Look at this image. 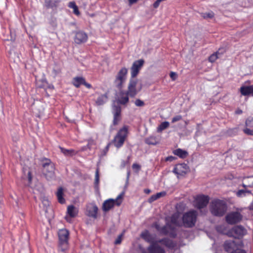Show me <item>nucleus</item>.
Here are the masks:
<instances>
[{
	"instance_id": "nucleus-1",
	"label": "nucleus",
	"mask_w": 253,
	"mask_h": 253,
	"mask_svg": "<svg viewBox=\"0 0 253 253\" xmlns=\"http://www.w3.org/2000/svg\"><path fill=\"white\" fill-rule=\"evenodd\" d=\"M198 213L194 210H190L185 212L182 217V220L178 212L174 213L171 217L172 224L176 226H183L185 227L191 228L193 227L197 221Z\"/></svg>"
},
{
	"instance_id": "nucleus-2",
	"label": "nucleus",
	"mask_w": 253,
	"mask_h": 253,
	"mask_svg": "<svg viewBox=\"0 0 253 253\" xmlns=\"http://www.w3.org/2000/svg\"><path fill=\"white\" fill-rule=\"evenodd\" d=\"M210 210L214 215L222 216L227 210V206L223 201L214 200L211 203Z\"/></svg>"
},
{
	"instance_id": "nucleus-3",
	"label": "nucleus",
	"mask_w": 253,
	"mask_h": 253,
	"mask_svg": "<svg viewBox=\"0 0 253 253\" xmlns=\"http://www.w3.org/2000/svg\"><path fill=\"white\" fill-rule=\"evenodd\" d=\"M127 134L128 127L127 126H124L122 128L119 129L114 137L113 140V143L114 146L117 148L121 147L126 139Z\"/></svg>"
},
{
	"instance_id": "nucleus-4",
	"label": "nucleus",
	"mask_w": 253,
	"mask_h": 253,
	"mask_svg": "<svg viewBox=\"0 0 253 253\" xmlns=\"http://www.w3.org/2000/svg\"><path fill=\"white\" fill-rule=\"evenodd\" d=\"M58 235L59 241V250L62 252H65L68 248L69 233L67 229H62L59 230Z\"/></svg>"
},
{
	"instance_id": "nucleus-5",
	"label": "nucleus",
	"mask_w": 253,
	"mask_h": 253,
	"mask_svg": "<svg viewBox=\"0 0 253 253\" xmlns=\"http://www.w3.org/2000/svg\"><path fill=\"white\" fill-rule=\"evenodd\" d=\"M124 194V192H122L117 196L116 199H109L106 200L103 204V210L107 211L111 210L114 205L120 206L123 202Z\"/></svg>"
},
{
	"instance_id": "nucleus-6",
	"label": "nucleus",
	"mask_w": 253,
	"mask_h": 253,
	"mask_svg": "<svg viewBox=\"0 0 253 253\" xmlns=\"http://www.w3.org/2000/svg\"><path fill=\"white\" fill-rule=\"evenodd\" d=\"M142 89V84L136 79L130 80L127 87L129 96L134 97Z\"/></svg>"
},
{
	"instance_id": "nucleus-7",
	"label": "nucleus",
	"mask_w": 253,
	"mask_h": 253,
	"mask_svg": "<svg viewBox=\"0 0 253 253\" xmlns=\"http://www.w3.org/2000/svg\"><path fill=\"white\" fill-rule=\"evenodd\" d=\"M127 72V69L123 67L118 72L114 81V84L118 88H121L122 87L126 80Z\"/></svg>"
},
{
	"instance_id": "nucleus-8",
	"label": "nucleus",
	"mask_w": 253,
	"mask_h": 253,
	"mask_svg": "<svg viewBox=\"0 0 253 253\" xmlns=\"http://www.w3.org/2000/svg\"><path fill=\"white\" fill-rule=\"evenodd\" d=\"M243 216L239 211H231L227 214L225 220L229 224H235L241 222Z\"/></svg>"
},
{
	"instance_id": "nucleus-9",
	"label": "nucleus",
	"mask_w": 253,
	"mask_h": 253,
	"mask_svg": "<svg viewBox=\"0 0 253 253\" xmlns=\"http://www.w3.org/2000/svg\"><path fill=\"white\" fill-rule=\"evenodd\" d=\"M43 164L42 171L46 178L49 180L54 178V167L52 163L49 161Z\"/></svg>"
},
{
	"instance_id": "nucleus-10",
	"label": "nucleus",
	"mask_w": 253,
	"mask_h": 253,
	"mask_svg": "<svg viewBox=\"0 0 253 253\" xmlns=\"http://www.w3.org/2000/svg\"><path fill=\"white\" fill-rule=\"evenodd\" d=\"M189 170L188 166L184 164H178L176 165L173 169V172L177 176V178L185 175Z\"/></svg>"
},
{
	"instance_id": "nucleus-11",
	"label": "nucleus",
	"mask_w": 253,
	"mask_h": 253,
	"mask_svg": "<svg viewBox=\"0 0 253 253\" xmlns=\"http://www.w3.org/2000/svg\"><path fill=\"white\" fill-rule=\"evenodd\" d=\"M209 201L208 196L205 195H198L194 200V206L198 209L203 208L206 207Z\"/></svg>"
},
{
	"instance_id": "nucleus-12",
	"label": "nucleus",
	"mask_w": 253,
	"mask_h": 253,
	"mask_svg": "<svg viewBox=\"0 0 253 253\" xmlns=\"http://www.w3.org/2000/svg\"><path fill=\"white\" fill-rule=\"evenodd\" d=\"M231 231L233 235H231L230 237L234 238H239L247 234L246 229L241 225L234 226L231 229Z\"/></svg>"
},
{
	"instance_id": "nucleus-13",
	"label": "nucleus",
	"mask_w": 253,
	"mask_h": 253,
	"mask_svg": "<svg viewBox=\"0 0 253 253\" xmlns=\"http://www.w3.org/2000/svg\"><path fill=\"white\" fill-rule=\"evenodd\" d=\"M143 64L144 60L142 59H140L133 62L130 69L132 78H134L137 75Z\"/></svg>"
},
{
	"instance_id": "nucleus-14",
	"label": "nucleus",
	"mask_w": 253,
	"mask_h": 253,
	"mask_svg": "<svg viewBox=\"0 0 253 253\" xmlns=\"http://www.w3.org/2000/svg\"><path fill=\"white\" fill-rule=\"evenodd\" d=\"M98 211V208L96 205L93 203H89L87 205L85 214L88 216L96 218Z\"/></svg>"
},
{
	"instance_id": "nucleus-15",
	"label": "nucleus",
	"mask_w": 253,
	"mask_h": 253,
	"mask_svg": "<svg viewBox=\"0 0 253 253\" xmlns=\"http://www.w3.org/2000/svg\"><path fill=\"white\" fill-rule=\"evenodd\" d=\"M113 114L114 115L113 124L116 125H117L120 120V114L121 112V107L119 105H113Z\"/></svg>"
},
{
	"instance_id": "nucleus-16",
	"label": "nucleus",
	"mask_w": 253,
	"mask_h": 253,
	"mask_svg": "<svg viewBox=\"0 0 253 253\" xmlns=\"http://www.w3.org/2000/svg\"><path fill=\"white\" fill-rule=\"evenodd\" d=\"M129 94L128 93V92H123L121 91L119 93L117 98V101L118 103L125 105L126 104L129 100L128 98Z\"/></svg>"
},
{
	"instance_id": "nucleus-17",
	"label": "nucleus",
	"mask_w": 253,
	"mask_h": 253,
	"mask_svg": "<svg viewBox=\"0 0 253 253\" xmlns=\"http://www.w3.org/2000/svg\"><path fill=\"white\" fill-rule=\"evenodd\" d=\"M216 229L218 232L226 235L230 237V236L233 235L231 229H229L228 226L226 224H222L217 226Z\"/></svg>"
},
{
	"instance_id": "nucleus-18",
	"label": "nucleus",
	"mask_w": 253,
	"mask_h": 253,
	"mask_svg": "<svg viewBox=\"0 0 253 253\" xmlns=\"http://www.w3.org/2000/svg\"><path fill=\"white\" fill-rule=\"evenodd\" d=\"M240 92L244 96H253V84L252 85H243L240 87Z\"/></svg>"
},
{
	"instance_id": "nucleus-19",
	"label": "nucleus",
	"mask_w": 253,
	"mask_h": 253,
	"mask_svg": "<svg viewBox=\"0 0 253 253\" xmlns=\"http://www.w3.org/2000/svg\"><path fill=\"white\" fill-rule=\"evenodd\" d=\"M87 36L85 33L83 32H78L75 37V42L77 43H81L86 41Z\"/></svg>"
},
{
	"instance_id": "nucleus-20",
	"label": "nucleus",
	"mask_w": 253,
	"mask_h": 253,
	"mask_svg": "<svg viewBox=\"0 0 253 253\" xmlns=\"http://www.w3.org/2000/svg\"><path fill=\"white\" fill-rule=\"evenodd\" d=\"M148 251L149 253H165L164 250L158 246L157 241L155 244H151L148 248Z\"/></svg>"
},
{
	"instance_id": "nucleus-21",
	"label": "nucleus",
	"mask_w": 253,
	"mask_h": 253,
	"mask_svg": "<svg viewBox=\"0 0 253 253\" xmlns=\"http://www.w3.org/2000/svg\"><path fill=\"white\" fill-rule=\"evenodd\" d=\"M237 248V245L233 241H228L224 244V249L227 252H231L232 250L234 251Z\"/></svg>"
},
{
	"instance_id": "nucleus-22",
	"label": "nucleus",
	"mask_w": 253,
	"mask_h": 253,
	"mask_svg": "<svg viewBox=\"0 0 253 253\" xmlns=\"http://www.w3.org/2000/svg\"><path fill=\"white\" fill-rule=\"evenodd\" d=\"M141 236L144 240L147 241L148 242L151 243L152 244H155V240L154 238L151 235L149 234L147 231H145L144 232H142Z\"/></svg>"
},
{
	"instance_id": "nucleus-23",
	"label": "nucleus",
	"mask_w": 253,
	"mask_h": 253,
	"mask_svg": "<svg viewBox=\"0 0 253 253\" xmlns=\"http://www.w3.org/2000/svg\"><path fill=\"white\" fill-rule=\"evenodd\" d=\"M145 142L148 145H155L159 143V140L156 136L151 135L146 138Z\"/></svg>"
},
{
	"instance_id": "nucleus-24",
	"label": "nucleus",
	"mask_w": 253,
	"mask_h": 253,
	"mask_svg": "<svg viewBox=\"0 0 253 253\" xmlns=\"http://www.w3.org/2000/svg\"><path fill=\"white\" fill-rule=\"evenodd\" d=\"M173 153L181 159H184L188 156V152L180 148L174 150Z\"/></svg>"
},
{
	"instance_id": "nucleus-25",
	"label": "nucleus",
	"mask_w": 253,
	"mask_h": 253,
	"mask_svg": "<svg viewBox=\"0 0 253 253\" xmlns=\"http://www.w3.org/2000/svg\"><path fill=\"white\" fill-rule=\"evenodd\" d=\"M67 213L70 217H75L78 213V209L74 206H69L67 208Z\"/></svg>"
},
{
	"instance_id": "nucleus-26",
	"label": "nucleus",
	"mask_w": 253,
	"mask_h": 253,
	"mask_svg": "<svg viewBox=\"0 0 253 253\" xmlns=\"http://www.w3.org/2000/svg\"><path fill=\"white\" fill-rule=\"evenodd\" d=\"M107 99L108 97L106 94H101L96 100L95 103L98 106L102 105L106 102Z\"/></svg>"
},
{
	"instance_id": "nucleus-27",
	"label": "nucleus",
	"mask_w": 253,
	"mask_h": 253,
	"mask_svg": "<svg viewBox=\"0 0 253 253\" xmlns=\"http://www.w3.org/2000/svg\"><path fill=\"white\" fill-rule=\"evenodd\" d=\"M84 83V79L83 77H75L73 81V84L77 87H79L81 84Z\"/></svg>"
},
{
	"instance_id": "nucleus-28",
	"label": "nucleus",
	"mask_w": 253,
	"mask_h": 253,
	"mask_svg": "<svg viewBox=\"0 0 253 253\" xmlns=\"http://www.w3.org/2000/svg\"><path fill=\"white\" fill-rule=\"evenodd\" d=\"M61 152L66 156H72L76 154V152L73 149H66L59 147Z\"/></svg>"
},
{
	"instance_id": "nucleus-29",
	"label": "nucleus",
	"mask_w": 253,
	"mask_h": 253,
	"mask_svg": "<svg viewBox=\"0 0 253 253\" xmlns=\"http://www.w3.org/2000/svg\"><path fill=\"white\" fill-rule=\"evenodd\" d=\"M56 195L58 198V202L61 204H64L65 202L64 198H63V189L60 187L58 189L56 193Z\"/></svg>"
},
{
	"instance_id": "nucleus-30",
	"label": "nucleus",
	"mask_w": 253,
	"mask_h": 253,
	"mask_svg": "<svg viewBox=\"0 0 253 253\" xmlns=\"http://www.w3.org/2000/svg\"><path fill=\"white\" fill-rule=\"evenodd\" d=\"M169 126V122L167 121L162 122L157 128V131L159 133L162 132L164 130L167 128Z\"/></svg>"
},
{
	"instance_id": "nucleus-31",
	"label": "nucleus",
	"mask_w": 253,
	"mask_h": 253,
	"mask_svg": "<svg viewBox=\"0 0 253 253\" xmlns=\"http://www.w3.org/2000/svg\"><path fill=\"white\" fill-rule=\"evenodd\" d=\"M251 192L249 190H239L236 192V195L238 197H243L248 194H251Z\"/></svg>"
},
{
	"instance_id": "nucleus-32",
	"label": "nucleus",
	"mask_w": 253,
	"mask_h": 253,
	"mask_svg": "<svg viewBox=\"0 0 253 253\" xmlns=\"http://www.w3.org/2000/svg\"><path fill=\"white\" fill-rule=\"evenodd\" d=\"M68 6L70 8H72L73 9V12L76 15H78L80 14V12L78 9V6L76 5L75 2H70L69 3Z\"/></svg>"
},
{
	"instance_id": "nucleus-33",
	"label": "nucleus",
	"mask_w": 253,
	"mask_h": 253,
	"mask_svg": "<svg viewBox=\"0 0 253 253\" xmlns=\"http://www.w3.org/2000/svg\"><path fill=\"white\" fill-rule=\"evenodd\" d=\"M201 15L205 19L212 18L214 16V13L212 11L202 13Z\"/></svg>"
},
{
	"instance_id": "nucleus-34",
	"label": "nucleus",
	"mask_w": 253,
	"mask_h": 253,
	"mask_svg": "<svg viewBox=\"0 0 253 253\" xmlns=\"http://www.w3.org/2000/svg\"><path fill=\"white\" fill-rule=\"evenodd\" d=\"M99 183V169H97L95 171V181L94 185L95 187L97 188Z\"/></svg>"
},
{
	"instance_id": "nucleus-35",
	"label": "nucleus",
	"mask_w": 253,
	"mask_h": 253,
	"mask_svg": "<svg viewBox=\"0 0 253 253\" xmlns=\"http://www.w3.org/2000/svg\"><path fill=\"white\" fill-rule=\"evenodd\" d=\"M219 54V51L216 52L215 53L212 54L209 57V61L211 62H214L218 58V54Z\"/></svg>"
},
{
	"instance_id": "nucleus-36",
	"label": "nucleus",
	"mask_w": 253,
	"mask_h": 253,
	"mask_svg": "<svg viewBox=\"0 0 253 253\" xmlns=\"http://www.w3.org/2000/svg\"><path fill=\"white\" fill-rule=\"evenodd\" d=\"M171 226L169 225V224L167 223V225L164 227L162 229L161 232L165 234H167L169 233V229L171 228Z\"/></svg>"
},
{
	"instance_id": "nucleus-37",
	"label": "nucleus",
	"mask_w": 253,
	"mask_h": 253,
	"mask_svg": "<svg viewBox=\"0 0 253 253\" xmlns=\"http://www.w3.org/2000/svg\"><path fill=\"white\" fill-rule=\"evenodd\" d=\"M159 242L162 243V244H165L166 246L169 247H171L172 246V242L169 240H163L162 241H159Z\"/></svg>"
},
{
	"instance_id": "nucleus-38",
	"label": "nucleus",
	"mask_w": 253,
	"mask_h": 253,
	"mask_svg": "<svg viewBox=\"0 0 253 253\" xmlns=\"http://www.w3.org/2000/svg\"><path fill=\"white\" fill-rule=\"evenodd\" d=\"M134 104L137 107H142L144 106L145 103L143 101L139 99H137L134 101Z\"/></svg>"
},
{
	"instance_id": "nucleus-39",
	"label": "nucleus",
	"mask_w": 253,
	"mask_h": 253,
	"mask_svg": "<svg viewBox=\"0 0 253 253\" xmlns=\"http://www.w3.org/2000/svg\"><path fill=\"white\" fill-rule=\"evenodd\" d=\"M244 132L247 134L253 135V128L246 127L244 129Z\"/></svg>"
},
{
	"instance_id": "nucleus-40",
	"label": "nucleus",
	"mask_w": 253,
	"mask_h": 253,
	"mask_svg": "<svg viewBox=\"0 0 253 253\" xmlns=\"http://www.w3.org/2000/svg\"><path fill=\"white\" fill-rule=\"evenodd\" d=\"M181 119L182 116L181 115H176L172 118L171 122L174 123L181 120Z\"/></svg>"
},
{
	"instance_id": "nucleus-41",
	"label": "nucleus",
	"mask_w": 253,
	"mask_h": 253,
	"mask_svg": "<svg viewBox=\"0 0 253 253\" xmlns=\"http://www.w3.org/2000/svg\"><path fill=\"white\" fill-rule=\"evenodd\" d=\"M166 195V193L165 191L161 192L159 193H157L156 194L154 195L156 200L158 199L159 198L164 197Z\"/></svg>"
},
{
	"instance_id": "nucleus-42",
	"label": "nucleus",
	"mask_w": 253,
	"mask_h": 253,
	"mask_svg": "<svg viewBox=\"0 0 253 253\" xmlns=\"http://www.w3.org/2000/svg\"><path fill=\"white\" fill-rule=\"evenodd\" d=\"M253 120L248 119L246 122V127L253 128V125L252 124Z\"/></svg>"
},
{
	"instance_id": "nucleus-43",
	"label": "nucleus",
	"mask_w": 253,
	"mask_h": 253,
	"mask_svg": "<svg viewBox=\"0 0 253 253\" xmlns=\"http://www.w3.org/2000/svg\"><path fill=\"white\" fill-rule=\"evenodd\" d=\"M169 75L172 81H175L177 77V74L173 72H171Z\"/></svg>"
},
{
	"instance_id": "nucleus-44",
	"label": "nucleus",
	"mask_w": 253,
	"mask_h": 253,
	"mask_svg": "<svg viewBox=\"0 0 253 253\" xmlns=\"http://www.w3.org/2000/svg\"><path fill=\"white\" fill-rule=\"evenodd\" d=\"M231 253H246V252L243 250L237 248L236 250L232 252Z\"/></svg>"
},
{
	"instance_id": "nucleus-45",
	"label": "nucleus",
	"mask_w": 253,
	"mask_h": 253,
	"mask_svg": "<svg viewBox=\"0 0 253 253\" xmlns=\"http://www.w3.org/2000/svg\"><path fill=\"white\" fill-rule=\"evenodd\" d=\"M132 168L133 169H135L137 171H138L140 168V167L138 164H134L132 165Z\"/></svg>"
},
{
	"instance_id": "nucleus-46",
	"label": "nucleus",
	"mask_w": 253,
	"mask_h": 253,
	"mask_svg": "<svg viewBox=\"0 0 253 253\" xmlns=\"http://www.w3.org/2000/svg\"><path fill=\"white\" fill-rule=\"evenodd\" d=\"M156 200V198L154 195L151 196V197L149 199L148 201L149 203H152L154 201Z\"/></svg>"
},
{
	"instance_id": "nucleus-47",
	"label": "nucleus",
	"mask_w": 253,
	"mask_h": 253,
	"mask_svg": "<svg viewBox=\"0 0 253 253\" xmlns=\"http://www.w3.org/2000/svg\"><path fill=\"white\" fill-rule=\"evenodd\" d=\"M27 174H28V181H29V183H30L31 182L32 178L31 174V172L29 171H28L27 172Z\"/></svg>"
},
{
	"instance_id": "nucleus-48",
	"label": "nucleus",
	"mask_w": 253,
	"mask_h": 253,
	"mask_svg": "<svg viewBox=\"0 0 253 253\" xmlns=\"http://www.w3.org/2000/svg\"><path fill=\"white\" fill-rule=\"evenodd\" d=\"M94 144V140H88V144H87V147L89 148H90V146L92 145H93Z\"/></svg>"
},
{
	"instance_id": "nucleus-49",
	"label": "nucleus",
	"mask_w": 253,
	"mask_h": 253,
	"mask_svg": "<svg viewBox=\"0 0 253 253\" xmlns=\"http://www.w3.org/2000/svg\"><path fill=\"white\" fill-rule=\"evenodd\" d=\"M175 158L173 156H169L167 158L166 160L167 161H172L173 160H175Z\"/></svg>"
},
{
	"instance_id": "nucleus-50",
	"label": "nucleus",
	"mask_w": 253,
	"mask_h": 253,
	"mask_svg": "<svg viewBox=\"0 0 253 253\" xmlns=\"http://www.w3.org/2000/svg\"><path fill=\"white\" fill-rule=\"evenodd\" d=\"M83 84H84L88 88L91 87V85L88 83H86L85 81L84 83H83Z\"/></svg>"
},
{
	"instance_id": "nucleus-51",
	"label": "nucleus",
	"mask_w": 253,
	"mask_h": 253,
	"mask_svg": "<svg viewBox=\"0 0 253 253\" xmlns=\"http://www.w3.org/2000/svg\"><path fill=\"white\" fill-rule=\"evenodd\" d=\"M42 203H43V205L45 206H47L49 205V202H48V200H44L42 201Z\"/></svg>"
},
{
	"instance_id": "nucleus-52",
	"label": "nucleus",
	"mask_w": 253,
	"mask_h": 253,
	"mask_svg": "<svg viewBox=\"0 0 253 253\" xmlns=\"http://www.w3.org/2000/svg\"><path fill=\"white\" fill-rule=\"evenodd\" d=\"M121 237L120 236L119 238L117 239L115 241V244H119L121 243Z\"/></svg>"
},
{
	"instance_id": "nucleus-53",
	"label": "nucleus",
	"mask_w": 253,
	"mask_h": 253,
	"mask_svg": "<svg viewBox=\"0 0 253 253\" xmlns=\"http://www.w3.org/2000/svg\"><path fill=\"white\" fill-rule=\"evenodd\" d=\"M137 0H128L129 4H132L137 1Z\"/></svg>"
},
{
	"instance_id": "nucleus-54",
	"label": "nucleus",
	"mask_w": 253,
	"mask_h": 253,
	"mask_svg": "<svg viewBox=\"0 0 253 253\" xmlns=\"http://www.w3.org/2000/svg\"><path fill=\"white\" fill-rule=\"evenodd\" d=\"M249 209L251 210H253V201L251 203V205L249 206Z\"/></svg>"
},
{
	"instance_id": "nucleus-55",
	"label": "nucleus",
	"mask_w": 253,
	"mask_h": 253,
	"mask_svg": "<svg viewBox=\"0 0 253 253\" xmlns=\"http://www.w3.org/2000/svg\"><path fill=\"white\" fill-rule=\"evenodd\" d=\"M150 192H151V191L150 189H146L144 190V192L146 194H149L150 193Z\"/></svg>"
},
{
	"instance_id": "nucleus-56",
	"label": "nucleus",
	"mask_w": 253,
	"mask_h": 253,
	"mask_svg": "<svg viewBox=\"0 0 253 253\" xmlns=\"http://www.w3.org/2000/svg\"><path fill=\"white\" fill-rule=\"evenodd\" d=\"M236 113L237 114H241V113H242V111L241 110H238V111H236Z\"/></svg>"
},
{
	"instance_id": "nucleus-57",
	"label": "nucleus",
	"mask_w": 253,
	"mask_h": 253,
	"mask_svg": "<svg viewBox=\"0 0 253 253\" xmlns=\"http://www.w3.org/2000/svg\"><path fill=\"white\" fill-rule=\"evenodd\" d=\"M243 186L244 187V188H246V187H249V185H245V184H243Z\"/></svg>"
},
{
	"instance_id": "nucleus-58",
	"label": "nucleus",
	"mask_w": 253,
	"mask_h": 253,
	"mask_svg": "<svg viewBox=\"0 0 253 253\" xmlns=\"http://www.w3.org/2000/svg\"><path fill=\"white\" fill-rule=\"evenodd\" d=\"M249 186L250 187H253V182L251 184H249Z\"/></svg>"
},
{
	"instance_id": "nucleus-59",
	"label": "nucleus",
	"mask_w": 253,
	"mask_h": 253,
	"mask_svg": "<svg viewBox=\"0 0 253 253\" xmlns=\"http://www.w3.org/2000/svg\"><path fill=\"white\" fill-rule=\"evenodd\" d=\"M129 175V172H127V179H128Z\"/></svg>"
},
{
	"instance_id": "nucleus-60",
	"label": "nucleus",
	"mask_w": 253,
	"mask_h": 253,
	"mask_svg": "<svg viewBox=\"0 0 253 253\" xmlns=\"http://www.w3.org/2000/svg\"><path fill=\"white\" fill-rule=\"evenodd\" d=\"M142 253H146L145 251H143Z\"/></svg>"
}]
</instances>
